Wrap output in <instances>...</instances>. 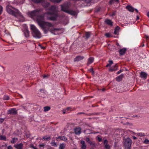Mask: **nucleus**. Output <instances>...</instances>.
Wrapping results in <instances>:
<instances>
[{
	"label": "nucleus",
	"mask_w": 149,
	"mask_h": 149,
	"mask_svg": "<svg viewBox=\"0 0 149 149\" xmlns=\"http://www.w3.org/2000/svg\"><path fill=\"white\" fill-rule=\"evenodd\" d=\"M132 137H133V139H134V140H136V139H137L136 137L134 136H132Z\"/></svg>",
	"instance_id": "3c124183"
},
{
	"label": "nucleus",
	"mask_w": 149,
	"mask_h": 149,
	"mask_svg": "<svg viewBox=\"0 0 149 149\" xmlns=\"http://www.w3.org/2000/svg\"><path fill=\"white\" fill-rule=\"evenodd\" d=\"M119 3V0H110L109 1V4L110 5L116 3L117 4Z\"/></svg>",
	"instance_id": "6ab92c4d"
},
{
	"label": "nucleus",
	"mask_w": 149,
	"mask_h": 149,
	"mask_svg": "<svg viewBox=\"0 0 149 149\" xmlns=\"http://www.w3.org/2000/svg\"><path fill=\"white\" fill-rule=\"evenodd\" d=\"M51 145L54 146H57V145L56 143L54 142H52L51 143Z\"/></svg>",
	"instance_id": "e433bc0d"
},
{
	"label": "nucleus",
	"mask_w": 149,
	"mask_h": 149,
	"mask_svg": "<svg viewBox=\"0 0 149 149\" xmlns=\"http://www.w3.org/2000/svg\"><path fill=\"white\" fill-rule=\"evenodd\" d=\"M139 16L138 15H137V17H136V20H139Z\"/></svg>",
	"instance_id": "5fc2aeb1"
},
{
	"label": "nucleus",
	"mask_w": 149,
	"mask_h": 149,
	"mask_svg": "<svg viewBox=\"0 0 149 149\" xmlns=\"http://www.w3.org/2000/svg\"><path fill=\"white\" fill-rule=\"evenodd\" d=\"M0 140H2L5 141H6V137L5 136L0 135Z\"/></svg>",
	"instance_id": "cd10ccee"
},
{
	"label": "nucleus",
	"mask_w": 149,
	"mask_h": 149,
	"mask_svg": "<svg viewBox=\"0 0 149 149\" xmlns=\"http://www.w3.org/2000/svg\"><path fill=\"white\" fill-rule=\"evenodd\" d=\"M51 1L54 3H58L60 2L62 0H49Z\"/></svg>",
	"instance_id": "7c9ffc66"
},
{
	"label": "nucleus",
	"mask_w": 149,
	"mask_h": 149,
	"mask_svg": "<svg viewBox=\"0 0 149 149\" xmlns=\"http://www.w3.org/2000/svg\"><path fill=\"white\" fill-rule=\"evenodd\" d=\"M5 33H6V31H5Z\"/></svg>",
	"instance_id": "0e129e2a"
},
{
	"label": "nucleus",
	"mask_w": 149,
	"mask_h": 149,
	"mask_svg": "<svg viewBox=\"0 0 149 149\" xmlns=\"http://www.w3.org/2000/svg\"><path fill=\"white\" fill-rule=\"evenodd\" d=\"M3 99L4 100H8L9 99V97L7 95H4L3 97Z\"/></svg>",
	"instance_id": "f704fd0d"
},
{
	"label": "nucleus",
	"mask_w": 149,
	"mask_h": 149,
	"mask_svg": "<svg viewBox=\"0 0 149 149\" xmlns=\"http://www.w3.org/2000/svg\"><path fill=\"white\" fill-rule=\"evenodd\" d=\"M126 9L129 11L131 12H133L134 10H135L137 13H138L139 11L137 9L134 8L131 6L127 5L126 7Z\"/></svg>",
	"instance_id": "6e6552de"
},
{
	"label": "nucleus",
	"mask_w": 149,
	"mask_h": 149,
	"mask_svg": "<svg viewBox=\"0 0 149 149\" xmlns=\"http://www.w3.org/2000/svg\"><path fill=\"white\" fill-rule=\"evenodd\" d=\"M17 111L16 109L15 108H12L7 110V115H15L17 114Z\"/></svg>",
	"instance_id": "0eeeda50"
},
{
	"label": "nucleus",
	"mask_w": 149,
	"mask_h": 149,
	"mask_svg": "<svg viewBox=\"0 0 149 149\" xmlns=\"http://www.w3.org/2000/svg\"><path fill=\"white\" fill-rule=\"evenodd\" d=\"M86 141L87 142L90 144L91 145H93L94 144L92 142H91L90 140V139L89 138H87L86 139Z\"/></svg>",
	"instance_id": "a878e982"
},
{
	"label": "nucleus",
	"mask_w": 149,
	"mask_h": 149,
	"mask_svg": "<svg viewBox=\"0 0 149 149\" xmlns=\"http://www.w3.org/2000/svg\"><path fill=\"white\" fill-rule=\"evenodd\" d=\"M84 113H84V112H79L78 113V114H84Z\"/></svg>",
	"instance_id": "13d9d810"
},
{
	"label": "nucleus",
	"mask_w": 149,
	"mask_h": 149,
	"mask_svg": "<svg viewBox=\"0 0 149 149\" xmlns=\"http://www.w3.org/2000/svg\"><path fill=\"white\" fill-rule=\"evenodd\" d=\"M18 139L17 138L14 137L10 141V142L12 144H14L16 143L18 141Z\"/></svg>",
	"instance_id": "5701e85b"
},
{
	"label": "nucleus",
	"mask_w": 149,
	"mask_h": 149,
	"mask_svg": "<svg viewBox=\"0 0 149 149\" xmlns=\"http://www.w3.org/2000/svg\"><path fill=\"white\" fill-rule=\"evenodd\" d=\"M39 10H35L29 12V16L32 17H36L37 19V22L38 25L43 29L45 33H47L49 31L54 35L58 34V32L61 30L60 28L50 29V28L54 26L51 23L44 21V17L42 15H40Z\"/></svg>",
	"instance_id": "f257e3e1"
},
{
	"label": "nucleus",
	"mask_w": 149,
	"mask_h": 149,
	"mask_svg": "<svg viewBox=\"0 0 149 149\" xmlns=\"http://www.w3.org/2000/svg\"><path fill=\"white\" fill-rule=\"evenodd\" d=\"M127 50V48H124L121 49H120L119 51L120 55L123 56L124 55Z\"/></svg>",
	"instance_id": "9d476101"
},
{
	"label": "nucleus",
	"mask_w": 149,
	"mask_h": 149,
	"mask_svg": "<svg viewBox=\"0 0 149 149\" xmlns=\"http://www.w3.org/2000/svg\"><path fill=\"white\" fill-rule=\"evenodd\" d=\"M49 11L46 13L47 15V19L51 21H56L59 16L58 11L54 5H52L49 8Z\"/></svg>",
	"instance_id": "f03ea898"
},
{
	"label": "nucleus",
	"mask_w": 149,
	"mask_h": 149,
	"mask_svg": "<svg viewBox=\"0 0 149 149\" xmlns=\"http://www.w3.org/2000/svg\"><path fill=\"white\" fill-rule=\"evenodd\" d=\"M7 149H13V147L11 146H9L7 147Z\"/></svg>",
	"instance_id": "79ce46f5"
},
{
	"label": "nucleus",
	"mask_w": 149,
	"mask_h": 149,
	"mask_svg": "<svg viewBox=\"0 0 149 149\" xmlns=\"http://www.w3.org/2000/svg\"><path fill=\"white\" fill-rule=\"evenodd\" d=\"M84 58L83 56H77L74 59V61H78L83 60Z\"/></svg>",
	"instance_id": "dca6fc26"
},
{
	"label": "nucleus",
	"mask_w": 149,
	"mask_h": 149,
	"mask_svg": "<svg viewBox=\"0 0 149 149\" xmlns=\"http://www.w3.org/2000/svg\"><path fill=\"white\" fill-rule=\"evenodd\" d=\"M47 76H47V75H44L43 76V78H46L47 77Z\"/></svg>",
	"instance_id": "603ef678"
},
{
	"label": "nucleus",
	"mask_w": 149,
	"mask_h": 149,
	"mask_svg": "<svg viewBox=\"0 0 149 149\" xmlns=\"http://www.w3.org/2000/svg\"><path fill=\"white\" fill-rule=\"evenodd\" d=\"M147 16L149 18V11L147 13Z\"/></svg>",
	"instance_id": "6e6d98bb"
},
{
	"label": "nucleus",
	"mask_w": 149,
	"mask_h": 149,
	"mask_svg": "<svg viewBox=\"0 0 149 149\" xmlns=\"http://www.w3.org/2000/svg\"><path fill=\"white\" fill-rule=\"evenodd\" d=\"M116 45H117V46H119V44L118 43H117L116 44Z\"/></svg>",
	"instance_id": "680f3d73"
},
{
	"label": "nucleus",
	"mask_w": 149,
	"mask_h": 149,
	"mask_svg": "<svg viewBox=\"0 0 149 149\" xmlns=\"http://www.w3.org/2000/svg\"><path fill=\"white\" fill-rule=\"evenodd\" d=\"M30 28L33 36L36 38L39 39L41 37V34L36 27L33 24H31Z\"/></svg>",
	"instance_id": "20e7f679"
},
{
	"label": "nucleus",
	"mask_w": 149,
	"mask_h": 149,
	"mask_svg": "<svg viewBox=\"0 0 149 149\" xmlns=\"http://www.w3.org/2000/svg\"><path fill=\"white\" fill-rule=\"evenodd\" d=\"M118 69V67L116 64L109 68V70L110 71L113 72L117 70Z\"/></svg>",
	"instance_id": "2eb2a0df"
},
{
	"label": "nucleus",
	"mask_w": 149,
	"mask_h": 149,
	"mask_svg": "<svg viewBox=\"0 0 149 149\" xmlns=\"http://www.w3.org/2000/svg\"><path fill=\"white\" fill-rule=\"evenodd\" d=\"M118 31H117V30H116L115 29L114 33L115 34H117V33H118Z\"/></svg>",
	"instance_id": "de8ad7c7"
},
{
	"label": "nucleus",
	"mask_w": 149,
	"mask_h": 149,
	"mask_svg": "<svg viewBox=\"0 0 149 149\" xmlns=\"http://www.w3.org/2000/svg\"><path fill=\"white\" fill-rule=\"evenodd\" d=\"M123 71L122 70H120L119 71H118L117 72V74H120V73Z\"/></svg>",
	"instance_id": "c03bdc74"
},
{
	"label": "nucleus",
	"mask_w": 149,
	"mask_h": 149,
	"mask_svg": "<svg viewBox=\"0 0 149 149\" xmlns=\"http://www.w3.org/2000/svg\"><path fill=\"white\" fill-rule=\"evenodd\" d=\"M105 23L107 25L112 26L113 25V22L112 21L109 19H106L105 21Z\"/></svg>",
	"instance_id": "ddd939ff"
},
{
	"label": "nucleus",
	"mask_w": 149,
	"mask_h": 149,
	"mask_svg": "<svg viewBox=\"0 0 149 149\" xmlns=\"http://www.w3.org/2000/svg\"><path fill=\"white\" fill-rule=\"evenodd\" d=\"M132 140L130 138H128L124 140V146L126 148L130 149L131 146Z\"/></svg>",
	"instance_id": "423d86ee"
},
{
	"label": "nucleus",
	"mask_w": 149,
	"mask_h": 149,
	"mask_svg": "<svg viewBox=\"0 0 149 149\" xmlns=\"http://www.w3.org/2000/svg\"><path fill=\"white\" fill-rule=\"evenodd\" d=\"M105 36L107 38H109L111 37L110 34L108 33H106L105 34Z\"/></svg>",
	"instance_id": "4c0bfd02"
},
{
	"label": "nucleus",
	"mask_w": 149,
	"mask_h": 149,
	"mask_svg": "<svg viewBox=\"0 0 149 149\" xmlns=\"http://www.w3.org/2000/svg\"><path fill=\"white\" fill-rule=\"evenodd\" d=\"M115 15V13L113 12L112 14V16H114Z\"/></svg>",
	"instance_id": "bf43d9fd"
},
{
	"label": "nucleus",
	"mask_w": 149,
	"mask_h": 149,
	"mask_svg": "<svg viewBox=\"0 0 149 149\" xmlns=\"http://www.w3.org/2000/svg\"><path fill=\"white\" fill-rule=\"evenodd\" d=\"M109 63L107 64V65H106V67H110L111 65H112L113 63V61L111 60L109 61Z\"/></svg>",
	"instance_id": "bb28decb"
},
{
	"label": "nucleus",
	"mask_w": 149,
	"mask_h": 149,
	"mask_svg": "<svg viewBox=\"0 0 149 149\" xmlns=\"http://www.w3.org/2000/svg\"><path fill=\"white\" fill-rule=\"evenodd\" d=\"M61 10L73 16H74L76 15V12L75 11L67 9L66 7L65 6H61Z\"/></svg>",
	"instance_id": "39448f33"
},
{
	"label": "nucleus",
	"mask_w": 149,
	"mask_h": 149,
	"mask_svg": "<svg viewBox=\"0 0 149 149\" xmlns=\"http://www.w3.org/2000/svg\"><path fill=\"white\" fill-rule=\"evenodd\" d=\"M42 48L43 49H45V47H42Z\"/></svg>",
	"instance_id": "052dcab7"
},
{
	"label": "nucleus",
	"mask_w": 149,
	"mask_h": 149,
	"mask_svg": "<svg viewBox=\"0 0 149 149\" xmlns=\"http://www.w3.org/2000/svg\"><path fill=\"white\" fill-rule=\"evenodd\" d=\"M45 146V145L44 144H40L39 145V146L40 147H44V146Z\"/></svg>",
	"instance_id": "49530a36"
},
{
	"label": "nucleus",
	"mask_w": 149,
	"mask_h": 149,
	"mask_svg": "<svg viewBox=\"0 0 149 149\" xmlns=\"http://www.w3.org/2000/svg\"><path fill=\"white\" fill-rule=\"evenodd\" d=\"M144 143L146 144H149V140L147 139L145 140Z\"/></svg>",
	"instance_id": "c9c22d12"
},
{
	"label": "nucleus",
	"mask_w": 149,
	"mask_h": 149,
	"mask_svg": "<svg viewBox=\"0 0 149 149\" xmlns=\"http://www.w3.org/2000/svg\"><path fill=\"white\" fill-rule=\"evenodd\" d=\"M65 148V145L63 144H61L59 146V149H64Z\"/></svg>",
	"instance_id": "2f4dec72"
},
{
	"label": "nucleus",
	"mask_w": 149,
	"mask_h": 149,
	"mask_svg": "<svg viewBox=\"0 0 149 149\" xmlns=\"http://www.w3.org/2000/svg\"><path fill=\"white\" fill-rule=\"evenodd\" d=\"M74 132L77 135H79L81 132V129L80 127H77L74 129Z\"/></svg>",
	"instance_id": "f8f14e48"
},
{
	"label": "nucleus",
	"mask_w": 149,
	"mask_h": 149,
	"mask_svg": "<svg viewBox=\"0 0 149 149\" xmlns=\"http://www.w3.org/2000/svg\"><path fill=\"white\" fill-rule=\"evenodd\" d=\"M140 75L141 77L144 79H146L147 76V74L146 72H141Z\"/></svg>",
	"instance_id": "f3484780"
},
{
	"label": "nucleus",
	"mask_w": 149,
	"mask_h": 149,
	"mask_svg": "<svg viewBox=\"0 0 149 149\" xmlns=\"http://www.w3.org/2000/svg\"><path fill=\"white\" fill-rule=\"evenodd\" d=\"M120 29V27L118 26H117L115 28V29L117 30V31H118Z\"/></svg>",
	"instance_id": "a19ab883"
},
{
	"label": "nucleus",
	"mask_w": 149,
	"mask_h": 149,
	"mask_svg": "<svg viewBox=\"0 0 149 149\" xmlns=\"http://www.w3.org/2000/svg\"><path fill=\"white\" fill-rule=\"evenodd\" d=\"M32 147L34 149H38L37 148H36V147H35L33 146H32Z\"/></svg>",
	"instance_id": "4d7b16f0"
},
{
	"label": "nucleus",
	"mask_w": 149,
	"mask_h": 149,
	"mask_svg": "<svg viewBox=\"0 0 149 149\" xmlns=\"http://www.w3.org/2000/svg\"><path fill=\"white\" fill-rule=\"evenodd\" d=\"M108 141L107 139L104 140V145L105 149H110V146L108 144Z\"/></svg>",
	"instance_id": "9b49d317"
},
{
	"label": "nucleus",
	"mask_w": 149,
	"mask_h": 149,
	"mask_svg": "<svg viewBox=\"0 0 149 149\" xmlns=\"http://www.w3.org/2000/svg\"><path fill=\"white\" fill-rule=\"evenodd\" d=\"M88 71L92 73V75H94V72L93 70V69L92 68H90L88 70Z\"/></svg>",
	"instance_id": "72a5a7b5"
},
{
	"label": "nucleus",
	"mask_w": 149,
	"mask_h": 149,
	"mask_svg": "<svg viewBox=\"0 0 149 149\" xmlns=\"http://www.w3.org/2000/svg\"><path fill=\"white\" fill-rule=\"evenodd\" d=\"M97 140L100 142L102 141V139L99 137H97Z\"/></svg>",
	"instance_id": "ea45409f"
},
{
	"label": "nucleus",
	"mask_w": 149,
	"mask_h": 149,
	"mask_svg": "<svg viewBox=\"0 0 149 149\" xmlns=\"http://www.w3.org/2000/svg\"><path fill=\"white\" fill-rule=\"evenodd\" d=\"M40 92H43L44 90L43 89H40Z\"/></svg>",
	"instance_id": "864d4df0"
},
{
	"label": "nucleus",
	"mask_w": 149,
	"mask_h": 149,
	"mask_svg": "<svg viewBox=\"0 0 149 149\" xmlns=\"http://www.w3.org/2000/svg\"><path fill=\"white\" fill-rule=\"evenodd\" d=\"M145 38L146 39V40H149V37L148 36H147V35H145Z\"/></svg>",
	"instance_id": "a18cd8bd"
},
{
	"label": "nucleus",
	"mask_w": 149,
	"mask_h": 149,
	"mask_svg": "<svg viewBox=\"0 0 149 149\" xmlns=\"http://www.w3.org/2000/svg\"><path fill=\"white\" fill-rule=\"evenodd\" d=\"M50 109V107L48 106H46L44 107V111H47L49 110Z\"/></svg>",
	"instance_id": "c756f323"
},
{
	"label": "nucleus",
	"mask_w": 149,
	"mask_h": 149,
	"mask_svg": "<svg viewBox=\"0 0 149 149\" xmlns=\"http://www.w3.org/2000/svg\"><path fill=\"white\" fill-rule=\"evenodd\" d=\"M133 116V117H136L137 116Z\"/></svg>",
	"instance_id": "e2e57ef3"
},
{
	"label": "nucleus",
	"mask_w": 149,
	"mask_h": 149,
	"mask_svg": "<svg viewBox=\"0 0 149 149\" xmlns=\"http://www.w3.org/2000/svg\"><path fill=\"white\" fill-rule=\"evenodd\" d=\"M133 134H134L136 136H139L140 137L144 136H145V134L142 132H140L137 133L136 134V133L133 132Z\"/></svg>",
	"instance_id": "b1692460"
},
{
	"label": "nucleus",
	"mask_w": 149,
	"mask_h": 149,
	"mask_svg": "<svg viewBox=\"0 0 149 149\" xmlns=\"http://www.w3.org/2000/svg\"><path fill=\"white\" fill-rule=\"evenodd\" d=\"M91 34L89 32H86L85 34V37L86 39L87 40L90 36Z\"/></svg>",
	"instance_id": "393cba45"
},
{
	"label": "nucleus",
	"mask_w": 149,
	"mask_h": 149,
	"mask_svg": "<svg viewBox=\"0 0 149 149\" xmlns=\"http://www.w3.org/2000/svg\"><path fill=\"white\" fill-rule=\"evenodd\" d=\"M123 76L124 75L123 74H121V75L116 78V80L118 81H121L123 77Z\"/></svg>",
	"instance_id": "4be33fe9"
},
{
	"label": "nucleus",
	"mask_w": 149,
	"mask_h": 149,
	"mask_svg": "<svg viewBox=\"0 0 149 149\" xmlns=\"http://www.w3.org/2000/svg\"><path fill=\"white\" fill-rule=\"evenodd\" d=\"M70 108L68 107L66 109H65V111L63 112V113L64 114L65 113L67 112H69L68 111L70 110Z\"/></svg>",
	"instance_id": "473e14b6"
},
{
	"label": "nucleus",
	"mask_w": 149,
	"mask_h": 149,
	"mask_svg": "<svg viewBox=\"0 0 149 149\" xmlns=\"http://www.w3.org/2000/svg\"><path fill=\"white\" fill-rule=\"evenodd\" d=\"M29 32L27 29H25L24 31V34L25 37L28 38L29 36Z\"/></svg>",
	"instance_id": "aec40b11"
},
{
	"label": "nucleus",
	"mask_w": 149,
	"mask_h": 149,
	"mask_svg": "<svg viewBox=\"0 0 149 149\" xmlns=\"http://www.w3.org/2000/svg\"><path fill=\"white\" fill-rule=\"evenodd\" d=\"M9 35H10V34H9Z\"/></svg>",
	"instance_id": "69168bd1"
},
{
	"label": "nucleus",
	"mask_w": 149,
	"mask_h": 149,
	"mask_svg": "<svg viewBox=\"0 0 149 149\" xmlns=\"http://www.w3.org/2000/svg\"><path fill=\"white\" fill-rule=\"evenodd\" d=\"M59 139L61 140H62L65 142H67L68 141L67 138L65 136H59L57 138V139L58 141V139Z\"/></svg>",
	"instance_id": "4468645a"
},
{
	"label": "nucleus",
	"mask_w": 149,
	"mask_h": 149,
	"mask_svg": "<svg viewBox=\"0 0 149 149\" xmlns=\"http://www.w3.org/2000/svg\"><path fill=\"white\" fill-rule=\"evenodd\" d=\"M4 120V119L3 118H0V122L1 123H3Z\"/></svg>",
	"instance_id": "37998d69"
},
{
	"label": "nucleus",
	"mask_w": 149,
	"mask_h": 149,
	"mask_svg": "<svg viewBox=\"0 0 149 149\" xmlns=\"http://www.w3.org/2000/svg\"><path fill=\"white\" fill-rule=\"evenodd\" d=\"M94 58L93 57H90L88 59L87 64L89 65L92 63L94 61Z\"/></svg>",
	"instance_id": "412c9836"
},
{
	"label": "nucleus",
	"mask_w": 149,
	"mask_h": 149,
	"mask_svg": "<svg viewBox=\"0 0 149 149\" xmlns=\"http://www.w3.org/2000/svg\"><path fill=\"white\" fill-rule=\"evenodd\" d=\"M50 137H47V136H45L43 137V139L45 141H48L50 140Z\"/></svg>",
	"instance_id": "c85d7f7f"
},
{
	"label": "nucleus",
	"mask_w": 149,
	"mask_h": 149,
	"mask_svg": "<svg viewBox=\"0 0 149 149\" xmlns=\"http://www.w3.org/2000/svg\"><path fill=\"white\" fill-rule=\"evenodd\" d=\"M2 11H3V7L1 6H0V15L2 14Z\"/></svg>",
	"instance_id": "58836bf2"
},
{
	"label": "nucleus",
	"mask_w": 149,
	"mask_h": 149,
	"mask_svg": "<svg viewBox=\"0 0 149 149\" xmlns=\"http://www.w3.org/2000/svg\"><path fill=\"white\" fill-rule=\"evenodd\" d=\"M81 144V148L82 149H86V145L85 144V141L83 140H82L80 142Z\"/></svg>",
	"instance_id": "a211bd4d"
},
{
	"label": "nucleus",
	"mask_w": 149,
	"mask_h": 149,
	"mask_svg": "<svg viewBox=\"0 0 149 149\" xmlns=\"http://www.w3.org/2000/svg\"><path fill=\"white\" fill-rule=\"evenodd\" d=\"M144 41H143V43H142V44H141V45L140 46H141V47H143L145 45H144Z\"/></svg>",
	"instance_id": "8fccbe9b"
},
{
	"label": "nucleus",
	"mask_w": 149,
	"mask_h": 149,
	"mask_svg": "<svg viewBox=\"0 0 149 149\" xmlns=\"http://www.w3.org/2000/svg\"><path fill=\"white\" fill-rule=\"evenodd\" d=\"M100 90L104 92L106 90V89L105 88H103L102 89H101Z\"/></svg>",
	"instance_id": "09e8293b"
},
{
	"label": "nucleus",
	"mask_w": 149,
	"mask_h": 149,
	"mask_svg": "<svg viewBox=\"0 0 149 149\" xmlns=\"http://www.w3.org/2000/svg\"><path fill=\"white\" fill-rule=\"evenodd\" d=\"M6 10L8 13L15 17H23L19 10L10 5H8L6 6Z\"/></svg>",
	"instance_id": "7ed1b4c3"
},
{
	"label": "nucleus",
	"mask_w": 149,
	"mask_h": 149,
	"mask_svg": "<svg viewBox=\"0 0 149 149\" xmlns=\"http://www.w3.org/2000/svg\"><path fill=\"white\" fill-rule=\"evenodd\" d=\"M14 147L16 149H23V144L21 143L15 144L14 145Z\"/></svg>",
	"instance_id": "1a4fd4ad"
}]
</instances>
